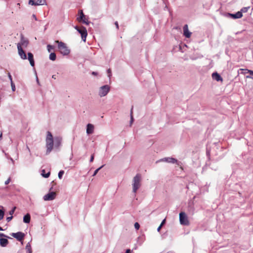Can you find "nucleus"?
Wrapping results in <instances>:
<instances>
[{
    "label": "nucleus",
    "instance_id": "1",
    "mask_svg": "<svg viewBox=\"0 0 253 253\" xmlns=\"http://www.w3.org/2000/svg\"><path fill=\"white\" fill-rule=\"evenodd\" d=\"M62 138L60 136L53 137L50 131H47L45 138L46 154H49L53 148L59 149L61 145Z\"/></svg>",
    "mask_w": 253,
    "mask_h": 253
},
{
    "label": "nucleus",
    "instance_id": "2",
    "mask_svg": "<svg viewBox=\"0 0 253 253\" xmlns=\"http://www.w3.org/2000/svg\"><path fill=\"white\" fill-rule=\"evenodd\" d=\"M142 177L140 174H137L132 179V192L135 194L141 185Z\"/></svg>",
    "mask_w": 253,
    "mask_h": 253
},
{
    "label": "nucleus",
    "instance_id": "3",
    "mask_svg": "<svg viewBox=\"0 0 253 253\" xmlns=\"http://www.w3.org/2000/svg\"><path fill=\"white\" fill-rule=\"evenodd\" d=\"M55 42L58 43V48L62 55H67L70 53V50L65 43L59 41H56Z\"/></svg>",
    "mask_w": 253,
    "mask_h": 253
},
{
    "label": "nucleus",
    "instance_id": "4",
    "mask_svg": "<svg viewBox=\"0 0 253 253\" xmlns=\"http://www.w3.org/2000/svg\"><path fill=\"white\" fill-rule=\"evenodd\" d=\"M239 78H251L253 76V71L246 69H240L238 71Z\"/></svg>",
    "mask_w": 253,
    "mask_h": 253
},
{
    "label": "nucleus",
    "instance_id": "5",
    "mask_svg": "<svg viewBox=\"0 0 253 253\" xmlns=\"http://www.w3.org/2000/svg\"><path fill=\"white\" fill-rule=\"evenodd\" d=\"M110 90V87L109 85H104L100 87L98 89V95L101 97H104L107 95Z\"/></svg>",
    "mask_w": 253,
    "mask_h": 253
},
{
    "label": "nucleus",
    "instance_id": "6",
    "mask_svg": "<svg viewBox=\"0 0 253 253\" xmlns=\"http://www.w3.org/2000/svg\"><path fill=\"white\" fill-rule=\"evenodd\" d=\"M74 28L81 34L83 41L85 42L86 41V38L87 35L86 28L84 27H81L79 28L78 26H75Z\"/></svg>",
    "mask_w": 253,
    "mask_h": 253
},
{
    "label": "nucleus",
    "instance_id": "7",
    "mask_svg": "<svg viewBox=\"0 0 253 253\" xmlns=\"http://www.w3.org/2000/svg\"><path fill=\"white\" fill-rule=\"evenodd\" d=\"M179 221L181 225H188L189 224V222L188 219V217L186 213L184 212H181L179 213Z\"/></svg>",
    "mask_w": 253,
    "mask_h": 253
},
{
    "label": "nucleus",
    "instance_id": "8",
    "mask_svg": "<svg viewBox=\"0 0 253 253\" xmlns=\"http://www.w3.org/2000/svg\"><path fill=\"white\" fill-rule=\"evenodd\" d=\"M160 162H165L169 163L176 164L178 166L180 165V162H178L177 160L172 157H167L164 158L160 160Z\"/></svg>",
    "mask_w": 253,
    "mask_h": 253
},
{
    "label": "nucleus",
    "instance_id": "9",
    "mask_svg": "<svg viewBox=\"0 0 253 253\" xmlns=\"http://www.w3.org/2000/svg\"><path fill=\"white\" fill-rule=\"evenodd\" d=\"M56 197V193L54 192H51L48 193V194L45 195L43 199L44 201H51L54 200Z\"/></svg>",
    "mask_w": 253,
    "mask_h": 253
},
{
    "label": "nucleus",
    "instance_id": "10",
    "mask_svg": "<svg viewBox=\"0 0 253 253\" xmlns=\"http://www.w3.org/2000/svg\"><path fill=\"white\" fill-rule=\"evenodd\" d=\"M29 4L31 5L37 6V5H43L46 4L45 0H37L36 2L34 0H29Z\"/></svg>",
    "mask_w": 253,
    "mask_h": 253
},
{
    "label": "nucleus",
    "instance_id": "11",
    "mask_svg": "<svg viewBox=\"0 0 253 253\" xmlns=\"http://www.w3.org/2000/svg\"><path fill=\"white\" fill-rule=\"evenodd\" d=\"M28 43V41L23 37H22L20 42L17 43V48H19V46H20L21 48H26Z\"/></svg>",
    "mask_w": 253,
    "mask_h": 253
},
{
    "label": "nucleus",
    "instance_id": "12",
    "mask_svg": "<svg viewBox=\"0 0 253 253\" xmlns=\"http://www.w3.org/2000/svg\"><path fill=\"white\" fill-rule=\"evenodd\" d=\"M12 236L16 238L17 240L21 241L23 240L25 236L24 233L21 232H18L17 233H13L11 234Z\"/></svg>",
    "mask_w": 253,
    "mask_h": 253
},
{
    "label": "nucleus",
    "instance_id": "13",
    "mask_svg": "<svg viewBox=\"0 0 253 253\" xmlns=\"http://www.w3.org/2000/svg\"><path fill=\"white\" fill-rule=\"evenodd\" d=\"M183 29V35L187 38H190L191 36L192 33H191V32H190L189 31L188 25H185L184 26Z\"/></svg>",
    "mask_w": 253,
    "mask_h": 253
},
{
    "label": "nucleus",
    "instance_id": "14",
    "mask_svg": "<svg viewBox=\"0 0 253 253\" xmlns=\"http://www.w3.org/2000/svg\"><path fill=\"white\" fill-rule=\"evenodd\" d=\"M94 130V126L91 124H88L86 126V133L88 135L91 134L93 133Z\"/></svg>",
    "mask_w": 253,
    "mask_h": 253
},
{
    "label": "nucleus",
    "instance_id": "15",
    "mask_svg": "<svg viewBox=\"0 0 253 253\" xmlns=\"http://www.w3.org/2000/svg\"><path fill=\"white\" fill-rule=\"evenodd\" d=\"M18 48V54L20 56V57H21V58L22 59H24V60L26 59L27 58V55H26L25 51L23 50V48H21L20 47V46H19V48Z\"/></svg>",
    "mask_w": 253,
    "mask_h": 253
},
{
    "label": "nucleus",
    "instance_id": "16",
    "mask_svg": "<svg viewBox=\"0 0 253 253\" xmlns=\"http://www.w3.org/2000/svg\"><path fill=\"white\" fill-rule=\"evenodd\" d=\"M28 59L30 62V65L34 67L35 65V62L34 60V56L32 53L29 52L28 53Z\"/></svg>",
    "mask_w": 253,
    "mask_h": 253
},
{
    "label": "nucleus",
    "instance_id": "17",
    "mask_svg": "<svg viewBox=\"0 0 253 253\" xmlns=\"http://www.w3.org/2000/svg\"><path fill=\"white\" fill-rule=\"evenodd\" d=\"M230 16L233 19L240 18L243 16L241 11H238L235 14H229Z\"/></svg>",
    "mask_w": 253,
    "mask_h": 253
},
{
    "label": "nucleus",
    "instance_id": "18",
    "mask_svg": "<svg viewBox=\"0 0 253 253\" xmlns=\"http://www.w3.org/2000/svg\"><path fill=\"white\" fill-rule=\"evenodd\" d=\"M8 241L7 239L5 238L0 239V245L2 247H5L8 244Z\"/></svg>",
    "mask_w": 253,
    "mask_h": 253
},
{
    "label": "nucleus",
    "instance_id": "19",
    "mask_svg": "<svg viewBox=\"0 0 253 253\" xmlns=\"http://www.w3.org/2000/svg\"><path fill=\"white\" fill-rule=\"evenodd\" d=\"M31 220V216L29 213H27L23 217V222L25 223H29Z\"/></svg>",
    "mask_w": 253,
    "mask_h": 253
},
{
    "label": "nucleus",
    "instance_id": "20",
    "mask_svg": "<svg viewBox=\"0 0 253 253\" xmlns=\"http://www.w3.org/2000/svg\"><path fill=\"white\" fill-rule=\"evenodd\" d=\"M79 17H78L77 18V20L79 21V22H81V19H83V18H84V15L83 12V10H79Z\"/></svg>",
    "mask_w": 253,
    "mask_h": 253
},
{
    "label": "nucleus",
    "instance_id": "21",
    "mask_svg": "<svg viewBox=\"0 0 253 253\" xmlns=\"http://www.w3.org/2000/svg\"><path fill=\"white\" fill-rule=\"evenodd\" d=\"M25 249H26L27 253H32V248H31V246L30 243H28L26 245Z\"/></svg>",
    "mask_w": 253,
    "mask_h": 253
},
{
    "label": "nucleus",
    "instance_id": "22",
    "mask_svg": "<svg viewBox=\"0 0 253 253\" xmlns=\"http://www.w3.org/2000/svg\"><path fill=\"white\" fill-rule=\"evenodd\" d=\"M4 211H3V207L0 206V220H2L3 218Z\"/></svg>",
    "mask_w": 253,
    "mask_h": 253
},
{
    "label": "nucleus",
    "instance_id": "23",
    "mask_svg": "<svg viewBox=\"0 0 253 253\" xmlns=\"http://www.w3.org/2000/svg\"><path fill=\"white\" fill-rule=\"evenodd\" d=\"M50 171H48V172L46 173L45 172V170L44 169H42V173H41V175L43 177H45V178H48L49 175H50Z\"/></svg>",
    "mask_w": 253,
    "mask_h": 253
},
{
    "label": "nucleus",
    "instance_id": "24",
    "mask_svg": "<svg viewBox=\"0 0 253 253\" xmlns=\"http://www.w3.org/2000/svg\"><path fill=\"white\" fill-rule=\"evenodd\" d=\"M213 79H221L220 75L217 73H213L212 74Z\"/></svg>",
    "mask_w": 253,
    "mask_h": 253
},
{
    "label": "nucleus",
    "instance_id": "25",
    "mask_svg": "<svg viewBox=\"0 0 253 253\" xmlns=\"http://www.w3.org/2000/svg\"><path fill=\"white\" fill-rule=\"evenodd\" d=\"M56 54L54 53H51L49 55V59L52 61H54L56 59Z\"/></svg>",
    "mask_w": 253,
    "mask_h": 253
},
{
    "label": "nucleus",
    "instance_id": "26",
    "mask_svg": "<svg viewBox=\"0 0 253 253\" xmlns=\"http://www.w3.org/2000/svg\"><path fill=\"white\" fill-rule=\"evenodd\" d=\"M62 76L61 74L59 73H57L56 74L52 75V78L53 79H56V78H60Z\"/></svg>",
    "mask_w": 253,
    "mask_h": 253
},
{
    "label": "nucleus",
    "instance_id": "27",
    "mask_svg": "<svg viewBox=\"0 0 253 253\" xmlns=\"http://www.w3.org/2000/svg\"><path fill=\"white\" fill-rule=\"evenodd\" d=\"M81 21H82L86 25H88L89 23L88 19L85 17V16H84V18H83V19H81Z\"/></svg>",
    "mask_w": 253,
    "mask_h": 253
},
{
    "label": "nucleus",
    "instance_id": "28",
    "mask_svg": "<svg viewBox=\"0 0 253 253\" xmlns=\"http://www.w3.org/2000/svg\"><path fill=\"white\" fill-rule=\"evenodd\" d=\"M103 167H104V165H103V166H101L100 167H99V168H98L97 169H96L94 171V173H93V174L92 176H95V175H96V174L97 173V172H98V171H99L101 169H102Z\"/></svg>",
    "mask_w": 253,
    "mask_h": 253
},
{
    "label": "nucleus",
    "instance_id": "29",
    "mask_svg": "<svg viewBox=\"0 0 253 253\" xmlns=\"http://www.w3.org/2000/svg\"><path fill=\"white\" fill-rule=\"evenodd\" d=\"M64 173V171L63 170H60L58 174V176L59 179H62Z\"/></svg>",
    "mask_w": 253,
    "mask_h": 253
},
{
    "label": "nucleus",
    "instance_id": "30",
    "mask_svg": "<svg viewBox=\"0 0 253 253\" xmlns=\"http://www.w3.org/2000/svg\"><path fill=\"white\" fill-rule=\"evenodd\" d=\"M11 86L12 91H14L15 90V85L13 83L12 80H11Z\"/></svg>",
    "mask_w": 253,
    "mask_h": 253
},
{
    "label": "nucleus",
    "instance_id": "31",
    "mask_svg": "<svg viewBox=\"0 0 253 253\" xmlns=\"http://www.w3.org/2000/svg\"><path fill=\"white\" fill-rule=\"evenodd\" d=\"M47 50L49 52H51V50L53 49V46L51 45H48L47 46Z\"/></svg>",
    "mask_w": 253,
    "mask_h": 253
},
{
    "label": "nucleus",
    "instance_id": "32",
    "mask_svg": "<svg viewBox=\"0 0 253 253\" xmlns=\"http://www.w3.org/2000/svg\"><path fill=\"white\" fill-rule=\"evenodd\" d=\"M134 228L136 229V230H138L140 228V225H139V224L138 223V222H135L134 223Z\"/></svg>",
    "mask_w": 253,
    "mask_h": 253
},
{
    "label": "nucleus",
    "instance_id": "33",
    "mask_svg": "<svg viewBox=\"0 0 253 253\" xmlns=\"http://www.w3.org/2000/svg\"><path fill=\"white\" fill-rule=\"evenodd\" d=\"M249 8V7H243V8H242V9L241 10V11H241V12H242V13L243 12H244V13H245V12H247V11H248V10Z\"/></svg>",
    "mask_w": 253,
    "mask_h": 253
},
{
    "label": "nucleus",
    "instance_id": "34",
    "mask_svg": "<svg viewBox=\"0 0 253 253\" xmlns=\"http://www.w3.org/2000/svg\"><path fill=\"white\" fill-rule=\"evenodd\" d=\"M133 121V117H132V112H131V118H130V125H131V124H132Z\"/></svg>",
    "mask_w": 253,
    "mask_h": 253
},
{
    "label": "nucleus",
    "instance_id": "35",
    "mask_svg": "<svg viewBox=\"0 0 253 253\" xmlns=\"http://www.w3.org/2000/svg\"><path fill=\"white\" fill-rule=\"evenodd\" d=\"M12 216H10V217H7L6 218V220H7L8 222H9V221H10L12 219Z\"/></svg>",
    "mask_w": 253,
    "mask_h": 253
},
{
    "label": "nucleus",
    "instance_id": "36",
    "mask_svg": "<svg viewBox=\"0 0 253 253\" xmlns=\"http://www.w3.org/2000/svg\"><path fill=\"white\" fill-rule=\"evenodd\" d=\"M10 178H8L7 180H6L5 181V185L8 184L10 182Z\"/></svg>",
    "mask_w": 253,
    "mask_h": 253
},
{
    "label": "nucleus",
    "instance_id": "37",
    "mask_svg": "<svg viewBox=\"0 0 253 253\" xmlns=\"http://www.w3.org/2000/svg\"><path fill=\"white\" fill-rule=\"evenodd\" d=\"M93 160H94V156H93V155H91V156L90 157V162H93Z\"/></svg>",
    "mask_w": 253,
    "mask_h": 253
},
{
    "label": "nucleus",
    "instance_id": "38",
    "mask_svg": "<svg viewBox=\"0 0 253 253\" xmlns=\"http://www.w3.org/2000/svg\"><path fill=\"white\" fill-rule=\"evenodd\" d=\"M165 221H166V219H164V220L162 221V222L161 224H160V225H161V226H163V225L165 223Z\"/></svg>",
    "mask_w": 253,
    "mask_h": 253
},
{
    "label": "nucleus",
    "instance_id": "39",
    "mask_svg": "<svg viewBox=\"0 0 253 253\" xmlns=\"http://www.w3.org/2000/svg\"><path fill=\"white\" fill-rule=\"evenodd\" d=\"M15 209V208H14L12 210H11L10 211V212H9L10 214L12 215L14 213Z\"/></svg>",
    "mask_w": 253,
    "mask_h": 253
},
{
    "label": "nucleus",
    "instance_id": "40",
    "mask_svg": "<svg viewBox=\"0 0 253 253\" xmlns=\"http://www.w3.org/2000/svg\"><path fill=\"white\" fill-rule=\"evenodd\" d=\"M162 227V226H161V225H160V226L158 227V228H157V231H158V232H160V230H161V229Z\"/></svg>",
    "mask_w": 253,
    "mask_h": 253
},
{
    "label": "nucleus",
    "instance_id": "41",
    "mask_svg": "<svg viewBox=\"0 0 253 253\" xmlns=\"http://www.w3.org/2000/svg\"><path fill=\"white\" fill-rule=\"evenodd\" d=\"M126 253H131V251L130 249H127L126 250Z\"/></svg>",
    "mask_w": 253,
    "mask_h": 253
},
{
    "label": "nucleus",
    "instance_id": "42",
    "mask_svg": "<svg viewBox=\"0 0 253 253\" xmlns=\"http://www.w3.org/2000/svg\"><path fill=\"white\" fill-rule=\"evenodd\" d=\"M115 25H116V28H117V29H118V28H119V25H118V23L117 22H115Z\"/></svg>",
    "mask_w": 253,
    "mask_h": 253
},
{
    "label": "nucleus",
    "instance_id": "43",
    "mask_svg": "<svg viewBox=\"0 0 253 253\" xmlns=\"http://www.w3.org/2000/svg\"><path fill=\"white\" fill-rule=\"evenodd\" d=\"M0 237H6L5 235H4L3 233H0Z\"/></svg>",
    "mask_w": 253,
    "mask_h": 253
},
{
    "label": "nucleus",
    "instance_id": "44",
    "mask_svg": "<svg viewBox=\"0 0 253 253\" xmlns=\"http://www.w3.org/2000/svg\"><path fill=\"white\" fill-rule=\"evenodd\" d=\"M8 77H9V79H11V78H12L11 76L9 73H8Z\"/></svg>",
    "mask_w": 253,
    "mask_h": 253
},
{
    "label": "nucleus",
    "instance_id": "45",
    "mask_svg": "<svg viewBox=\"0 0 253 253\" xmlns=\"http://www.w3.org/2000/svg\"><path fill=\"white\" fill-rule=\"evenodd\" d=\"M37 84H39V85L40 84V83H39V80H37Z\"/></svg>",
    "mask_w": 253,
    "mask_h": 253
},
{
    "label": "nucleus",
    "instance_id": "46",
    "mask_svg": "<svg viewBox=\"0 0 253 253\" xmlns=\"http://www.w3.org/2000/svg\"><path fill=\"white\" fill-rule=\"evenodd\" d=\"M35 76H36V79H38V76H37L36 73H35Z\"/></svg>",
    "mask_w": 253,
    "mask_h": 253
},
{
    "label": "nucleus",
    "instance_id": "47",
    "mask_svg": "<svg viewBox=\"0 0 253 253\" xmlns=\"http://www.w3.org/2000/svg\"><path fill=\"white\" fill-rule=\"evenodd\" d=\"M3 229L1 227H0V231H3Z\"/></svg>",
    "mask_w": 253,
    "mask_h": 253
},
{
    "label": "nucleus",
    "instance_id": "48",
    "mask_svg": "<svg viewBox=\"0 0 253 253\" xmlns=\"http://www.w3.org/2000/svg\"><path fill=\"white\" fill-rule=\"evenodd\" d=\"M10 159L12 162V163H13V160L12 158H10Z\"/></svg>",
    "mask_w": 253,
    "mask_h": 253
},
{
    "label": "nucleus",
    "instance_id": "49",
    "mask_svg": "<svg viewBox=\"0 0 253 253\" xmlns=\"http://www.w3.org/2000/svg\"><path fill=\"white\" fill-rule=\"evenodd\" d=\"M27 148L28 149V151H30V149L28 146H27Z\"/></svg>",
    "mask_w": 253,
    "mask_h": 253
},
{
    "label": "nucleus",
    "instance_id": "50",
    "mask_svg": "<svg viewBox=\"0 0 253 253\" xmlns=\"http://www.w3.org/2000/svg\"><path fill=\"white\" fill-rule=\"evenodd\" d=\"M108 73H110V69L108 70Z\"/></svg>",
    "mask_w": 253,
    "mask_h": 253
},
{
    "label": "nucleus",
    "instance_id": "51",
    "mask_svg": "<svg viewBox=\"0 0 253 253\" xmlns=\"http://www.w3.org/2000/svg\"><path fill=\"white\" fill-rule=\"evenodd\" d=\"M96 74V73L95 72H92V74H93V75H95V74Z\"/></svg>",
    "mask_w": 253,
    "mask_h": 253
},
{
    "label": "nucleus",
    "instance_id": "52",
    "mask_svg": "<svg viewBox=\"0 0 253 253\" xmlns=\"http://www.w3.org/2000/svg\"><path fill=\"white\" fill-rule=\"evenodd\" d=\"M2 136V133L0 134V138Z\"/></svg>",
    "mask_w": 253,
    "mask_h": 253
}]
</instances>
